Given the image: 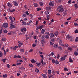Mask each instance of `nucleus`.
<instances>
[{"label": "nucleus", "instance_id": "nucleus-1", "mask_svg": "<svg viewBox=\"0 0 78 78\" xmlns=\"http://www.w3.org/2000/svg\"><path fill=\"white\" fill-rule=\"evenodd\" d=\"M58 8L59 10V12H63L64 11V9L62 8V5H59L58 7Z\"/></svg>", "mask_w": 78, "mask_h": 78}, {"label": "nucleus", "instance_id": "nucleus-2", "mask_svg": "<svg viewBox=\"0 0 78 78\" xmlns=\"http://www.w3.org/2000/svg\"><path fill=\"white\" fill-rule=\"evenodd\" d=\"M66 39H70V41H72V40H73V38H72V37H70L68 35L66 36Z\"/></svg>", "mask_w": 78, "mask_h": 78}, {"label": "nucleus", "instance_id": "nucleus-3", "mask_svg": "<svg viewBox=\"0 0 78 78\" xmlns=\"http://www.w3.org/2000/svg\"><path fill=\"white\" fill-rule=\"evenodd\" d=\"M8 26V24L7 23H3V25H2V27H3L4 28H7Z\"/></svg>", "mask_w": 78, "mask_h": 78}, {"label": "nucleus", "instance_id": "nucleus-4", "mask_svg": "<svg viewBox=\"0 0 78 78\" xmlns=\"http://www.w3.org/2000/svg\"><path fill=\"white\" fill-rule=\"evenodd\" d=\"M27 30V29L25 27H23L22 28L21 30V31L22 32V33H25V31H26Z\"/></svg>", "mask_w": 78, "mask_h": 78}, {"label": "nucleus", "instance_id": "nucleus-5", "mask_svg": "<svg viewBox=\"0 0 78 78\" xmlns=\"http://www.w3.org/2000/svg\"><path fill=\"white\" fill-rule=\"evenodd\" d=\"M51 36H50V37L51 38V37H55V36L54 34H53V33H51L50 34Z\"/></svg>", "mask_w": 78, "mask_h": 78}, {"label": "nucleus", "instance_id": "nucleus-6", "mask_svg": "<svg viewBox=\"0 0 78 78\" xmlns=\"http://www.w3.org/2000/svg\"><path fill=\"white\" fill-rule=\"evenodd\" d=\"M59 34V32H58V31H56L54 33V34L56 36V37Z\"/></svg>", "mask_w": 78, "mask_h": 78}, {"label": "nucleus", "instance_id": "nucleus-7", "mask_svg": "<svg viewBox=\"0 0 78 78\" xmlns=\"http://www.w3.org/2000/svg\"><path fill=\"white\" fill-rule=\"evenodd\" d=\"M53 47L54 48H58V44H54V45H53Z\"/></svg>", "mask_w": 78, "mask_h": 78}, {"label": "nucleus", "instance_id": "nucleus-8", "mask_svg": "<svg viewBox=\"0 0 78 78\" xmlns=\"http://www.w3.org/2000/svg\"><path fill=\"white\" fill-rule=\"evenodd\" d=\"M45 31V29H42L41 31V34H44Z\"/></svg>", "mask_w": 78, "mask_h": 78}, {"label": "nucleus", "instance_id": "nucleus-9", "mask_svg": "<svg viewBox=\"0 0 78 78\" xmlns=\"http://www.w3.org/2000/svg\"><path fill=\"white\" fill-rule=\"evenodd\" d=\"M17 48H18V46L17 45L16 46L12 48L13 50H16L17 49Z\"/></svg>", "mask_w": 78, "mask_h": 78}, {"label": "nucleus", "instance_id": "nucleus-10", "mask_svg": "<svg viewBox=\"0 0 78 78\" xmlns=\"http://www.w3.org/2000/svg\"><path fill=\"white\" fill-rule=\"evenodd\" d=\"M65 59H66V58H64V57H61V58H60V61H64Z\"/></svg>", "mask_w": 78, "mask_h": 78}, {"label": "nucleus", "instance_id": "nucleus-11", "mask_svg": "<svg viewBox=\"0 0 78 78\" xmlns=\"http://www.w3.org/2000/svg\"><path fill=\"white\" fill-rule=\"evenodd\" d=\"M35 72H36V73H39V69L37 68H36L35 69Z\"/></svg>", "mask_w": 78, "mask_h": 78}, {"label": "nucleus", "instance_id": "nucleus-12", "mask_svg": "<svg viewBox=\"0 0 78 78\" xmlns=\"http://www.w3.org/2000/svg\"><path fill=\"white\" fill-rule=\"evenodd\" d=\"M53 2H50L49 4L50 6H53Z\"/></svg>", "mask_w": 78, "mask_h": 78}, {"label": "nucleus", "instance_id": "nucleus-13", "mask_svg": "<svg viewBox=\"0 0 78 78\" xmlns=\"http://www.w3.org/2000/svg\"><path fill=\"white\" fill-rule=\"evenodd\" d=\"M10 28L11 29H12L13 28H16V26L14 25L12 26H10Z\"/></svg>", "mask_w": 78, "mask_h": 78}, {"label": "nucleus", "instance_id": "nucleus-14", "mask_svg": "<svg viewBox=\"0 0 78 78\" xmlns=\"http://www.w3.org/2000/svg\"><path fill=\"white\" fill-rule=\"evenodd\" d=\"M14 5L15 6H18V3L17 2H14Z\"/></svg>", "mask_w": 78, "mask_h": 78}, {"label": "nucleus", "instance_id": "nucleus-15", "mask_svg": "<svg viewBox=\"0 0 78 78\" xmlns=\"http://www.w3.org/2000/svg\"><path fill=\"white\" fill-rule=\"evenodd\" d=\"M3 32L4 33H7L8 32V31L6 30H3Z\"/></svg>", "mask_w": 78, "mask_h": 78}, {"label": "nucleus", "instance_id": "nucleus-16", "mask_svg": "<svg viewBox=\"0 0 78 78\" xmlns=\"http://www.w3.org/2000/svg\"><path fill=\"white\" fill-rule=\"evenodd\" d=\"M58 42L59 44H62V41L61 39L58 38Z\"/></svg>", "mask_w": 78, "mask_h": 78}, {"label": "nucleus", "instance_id": "nucleus-17", "mask_svg": "<svg viewBox=\"0 0 78 78\" xmlns=\"http://www.w3.org/2000/svg\"><path fill=\"white\" fill-rule=\"evenodd\" d=\"M74 7L75 9H77L78 8V4H74Z\"/></svg>", "mask_w": 78, "mask_h": 78}, {"label": "nucleus", "instance_id": "nucleus-18", "mask_svg": "<svg viewBox=\"0 0 78 78\" xmlns=\"http://www.w3.org/2000/svg\"><path fill=\"white\" fill-rule=\"evenodd\" d=\"M45 37L46 39H48L50 37V35H46Z\"/></svg>", "mask_w": 78, "mask_h": 78}, {"label": "nucleus", "instance_id": "nucleus-19", "mask_svg": "<svg viewBox=\"0 0 78 78\" xmlns=\"http://www.w3.org/2000/svg\"><path fill=\"white\" fill-rule=\"evenodd\" d=\"M48 74H51V70L50 69L48 71Z\"/></svg>", "mask_w": 78, "mask_h": 78}, {"label": "nucleus", "instance_id": "nucleus-20", "mask_svg": "<svg viewBox=\"0 0 78 78\" xmlns=\"http://www.w3.org/2000/svg\"><path fill=\"white\" fill-rule=\"evenodd\" d=\"M74 55H75V56H77V55H78V52H77L76 51L74 52Z\"/></svg>", "mask_w": 78, "mask_h": 78}, {"label": "nucleus", "instance_id": "nucleus-21", "mask_svg": "<svg viewBox=\"0 0 78 78\" xmlns=\"http://www.w3.org/2000/svg\"><path fill=\"white\" fill-rule=\"evenodd\" d=\"M44 13H45V14L46 15H48V14H49V12L48 11H46L44 12Z\"/></svg>", "mask_w": 78, "mask_h": 78}, {"label": "nucleus", "instance_id": "nucleus-22", "mask_svg": "<svg viewBox=\"0 0 78 78\" xmlns=\"http://www.w3.org/2000/svg\"><path fill=\"white\" fill-rule=\"evenodd\" d=\"M43 77L44 78H47V76L45 74H43L42 75Z\"/></svg>", "mask_w": 78, "mask_h": 78}, {"label": "nucleus", "instance_id": "nucleus-23", "mask_svg": "<svg viewBox=\"0 0 78 78\" xmlns=\"http://www.w3.org/2000/svg\"><path fill=\"white\" fill-rule=\"evenodd\" d=\"M69 60L70 62H73V60L72 59V58H71L70 57L69 58Z\"/></svg>", "mask_w": 78, "mask_h": 78}, {"label": "nucleus", "instance_id": "nucleus-24", "mask_svg": "<svg viewBox=\"0 0 78 78\" xmlns=\"http://www.w3.org/2000/svg\"><path fill=\"white\" fill-rule=\"evenodd\" d=\"M31 62H32V63H35V62H36L35 61V60L34 59H32L31 60Z\"/></svg>", "mask_w": 78, "mask_h": 78}, {"label": "nucleus", "instance_id": "nucleus-25", "mask_svg": "<svg viewBox=\"0 0 78 78\" xmlns=\"http://www.w3.org/2000/svg\"><path fill=\"white\" fill-rule=\"evenodd\" d=\"M20 52H24L25 50L23 49H20Z\"/></svg>", "mask_w": 78, "mask_h": 78}, {"label": "nucleus", "instance_id": "nucleus-26", "mask_svg": "<svg viewBox=\"0 0 78 78\" xmlns=\"http://www.w3.org/2000/svg\"><path fill=\"white\" fill-rule=\"evenodd\" d=\"M7 5L9 7H12V5L10 3H8Z\"/></svg>", "mask_w": 78, "mask_h": 78}, {"label": "nucleus", "instance_id": "nucleus-27", "mask_svg": "<svg viewBox=\"0 0 78 78\" xmlns=\"http://www.w3.org/2000/svg\"><path fill=\"white\" fill-rule=\"evenodd\" d=\"M58 48L59 49V50H62V48L61 46L58 47Z\"/></svg>", "mask_w": 78, "mask_h": 78}, {"label": "nucleus", "instance_id": "nucleus-28", "mask_svg": "<svg viewBox=\"0 0 78 78\" xmlns=\"http://www.w3.org/2000/svg\"><path fill=\"white\" fill-rule=\"evenodd\" d=\"M45 42V40H41V44H44Z\"/></svg>", "mask_w": 78, "mask_h": 78}, {"label": "nucleus", "instance_id": "nucleus-29", "mask_svg": "<svg viewBox=\"0 0 78 78\" xmlns=\"http://www.w3.org/2000/svg\"><path fill=\"white\" fill-rule=\"evenodd\" d=\"M39 4L41 6H43V3L42 2H40Z\"/></svg>", "mask_w": 78, "mask_h": 78}, {"label": "nucleus", "instance_id": "nucleus-30", "mask_svg": "<svg viewBox=\"0 0 78 78\" xmlns=\"http://www.w3.org/2000/svg\"><path fill=\"white\" fill-rule=\"evenodd\" d=\"M2 41H3V42H5V41H6V38H2Z\"/></svg>", "mask_w": 78, "mask_h": 78}, {"label": "nucleus", "instance_id": "nucleus-31", "mask_svg": "<svg viewBox=\"0 0 78 78\" xmlns=\"http://www.w3.org/2000/svg\"><path fill=\"white\" fill-rule=\"evenodd\" d=\"M64 71H66L67 72V71H68V70H69V69H67V68H64Z\"/></svg>", "mask_w": 78, "mask_h": 78}, {"label": "nucleus", "instance_id": "nucleus-32", "mask_svg": "<svg viewBox=\"0 0 78 78\" xmlns=\"http://www.w3.org/2000/svg\"><path fill=\"white\" fill-rule=\"evenodd\" d=\"M41 39L42 40H45V38H44V35H43L42 36Z\"/></svg>", "mask_w": 78, "mask_h": 78}, {"label": "nucleus", "instance_id": "nucleus-33", "mask_svg": "<svg viewBox=\"0 0 78 78\" xmlns=\"http://www.w3.org/2000/svg\"><path fill=\"white\" fill-rule=\"evenodd\" d=\"M7 59L6 58L4 59H2V61H3V62H5L6 61V60Z\"/></svg>", "mask_w": 78, "mask_h": 78}, {"label": "nucleus", "instance_id": "nucleus-34", "mask_svg": "<svg viewBox=\"0 0 78 78\" xmlns=\"http://www.w3.org/2000/svg\"><path fill=\"white\" fill-rule=\"evenodd\" d=\"M8 76H7V75L5 74V75H3V78H6Z\"/></svg>", "mask_w": 78, "mask_h": 78}, {"label": "nucleus", "instance_id": "nucleus-35", "mask_svg": "<svg viewBox=\"0 0 78 78\" xmlns=\"http://www.w3.org/2000/svg\"><path fill=\"white\" fill-rule=\"evenodd\" d=\"M59 62L58 60H56L55 62V64H59Z\"/></svg>", "mask_w": 78, "mask_h": 78}, {"label": "nucleus", "instance_id": "nucleus-36", "mask_svg": "<svg viewBox=\"0 0 78 78\" xmlns=\"http://www.w3.org/2000/svg\"><path fill=\"white\" fill-rule=\"evenodd\" d=\"M40 10H41V8H38L37 9V11H40Z\"/></svg>", "mask_w": 78, "mask_h": 78}, {"label": "nucleus", "instance_id": "nucleus-37", "mask_svg": "<svg viewBox=\"0 0 78 78\" xmlns=\"http://www.w3.org/2000/svg\"><path fill=\"white\" fill-rule=\"evenodd\" d=\"M46 8V9L47 11H49L50 10V7H47Z\"/></svg>", "mask_w": 78, "mask_h": 78}, {"label": "nucleus", "instance_id": "nucleus-38", "mask_svg": "<svg viewBox=\"0 0 78 78\" xmlns=\"http://www.w3.org/2000/svg\"><path fill=\"white\" fill-rule=\"evenodd\" d=\"M68 49L69 50V51H72V48L70 47H68Z\"/></svg>", "mask_w": 78, "mask_h": 78}, {"label": "nucleus", "instance_id": "nucleus-39", "mask_svg": "<svg viewBox=\"0 0 78 78\" xmlns=\"http://www.w3.org/2000/svg\"><path fill=\"white\" fill-rule=\"evenodd\" d=\"M18 43L20 44V45H23V43H21L20 41H19L18 42Z\"/></svg>", "mask_w": 78, "mask_h": 78}, {"label": "nucleus", "instance_id": "nucleus-40", "mask_svg": "<svg viewBox=\"0 0 78 78\" xmlns=\"http://www.w3.org/2000/svg\"><path fill=\"white\" fill-rule=\"evenodd\" d=\"M22 23H23V25H27V23L24 21L22 22Z\"/></svg>", "mask_w": 78, "mask_h": 78}, {"label": "nucleus", "instance_id": "nucleus-41", "mask_svg": "<svg viewBox=\"0 0 78 78\" xmlns=\"http://www.w3.org/2000/svg\"><path fill=\"white\" fill-rule=\"evenodd\" d=\"M34 7H37L38 6L37 4V3H35V5H34Z\"/></svg>", "mask_w": 78, "mask_h": 78}, {"label": "nucleus", "instance_id": "nucleus-42", "mask_svg": "<svg viewBox=\"0 0 78 78\" xmlns=\"http://www.w3.org/2000/svg\"><path fill=\"white\" fill-rule=\"evenodd\" d=\"M36 46V44H33L32 46L33 47H35Z\"/></svg>", "mask_w": 78, "mask_h": 78}, {"label": "nucleus", "instance_id": "nucleus-43", "mask_svg": "<svg viewBox=\"0 0 78 78\" xmlns=\"http://www.w3.org/2000/svg\"><path fill=\"white\" fill-rule=\"evenodd\" d=\"M45 34H47V35H48L49 36H50V33H49V32H46Z\"/></svg>", "mask_w": 78, "mask_h": 78}, {"label": "nucleus", "instance_id": "nucleus-44", "mask_svg": "<svg viewBox=\"0 0 78 78\" xmlns=\"http://www.w3.org/2000/svg\"><path fill=\"white\" fill-rule=\"evenodd\" d=\"M75 26H78V24H77V23H74Z\"/></svg>", "mask_w": 78, "mask_h": 78}, {"label": "nucleus", "instance_id": "nucleus-45", "mask_svg": "<svg viewBox=\"0 0 78 78\" xmlns=\"http://www.w3.org/2000/svg\"><path fill=\"white\" fill-rule=\"evenodd\" d=\"M3 56V53L0 52V57H2Z\"/></svg>", "mask_w": 78, "mask_h": 78}, {"label": "nucleus", "instance_id": "nucleus-46", "mask_svg": "<svg viewBox=\"0 0 78 78\" xmlns=\"http://www.w3.org/2000/svg\"><path fill=\"white\" fill-rule=\"evenodd\" d=\"M20 69H21V70H23V69H25V68H23V67H20L19 68Z\"/></svg>", "mask_w": 78, "mask_h": 78}, {"label": "nucleus", "instance_id": "nucleus-47", "mask_svg": "<svg viewBox=\"0 0 78 78\" xmlns=\"http://www.w3.org/2000/svg\"><path fill=\"white\" fill-rule=\"evenodd\" d=\"M14 11H15V9H12L11 11V12H13Z\"/></svg>", "mask_w": 78, "mask_h": 78}, {"label": "nucleus", "instance_id": "nucleus-48", "mask_svg": "<svg viewBox=\"0 0 78 78\" xmlns=\"http://www.w3.org/2000/svg\"><path fill=\"white\" fill-rule=\"evenodd\" d=\"M59 55L58 54L57 56V59H59Z\"/></svg>", "mask_w": 78, "mask_h": 78}, {"label": "nucleus", "instance_id": "nucleus-49", "mask_svg": "<svg viewBox=\"0 0 78 78\" xmlns=\"http://www.w3.org/2000/svg\"><path fill=\"white\" fill-rule=\"evenodd\" d=\"M7 67L8 68H9L10 67V65L9 64H7Z\"/></svg>", "mask_w": 78, "mask_h": 78}, {"label": "nucleus", "instance_id": "nucleus-50", "mask_svg": "<svg viewBox=\"0 0 78 78\" xmlns=\"http://www.w3.org/2000/svg\"><path fill=\"white\" fill-rule=\"evenodd\" d=\"M5 48V46H3V47L2 48L1 50L3 51H4V48Z\"/></svg>", "mask_w": 78, "mask_h": 78}, {"label": "nucleus", "instance_id": "nucleus-51", "mask_svg": "<svg viewBox=\"0 0 78 78\" xmlns=\"http://www.w3.org/2000/svg\"><path fill=\"white\" fill-rule=\"evenodd\" d=\"M29 66L30 67H33V65L32 64H29Z\"/></svg>", "mask_w": 78, "mask_h": 78}, {"label": "nucleus", "instance_id": "nucleus-52", "mask_svg": "<svg viewBox=\"0 0 78 78\" xmlns=\"http://www.w3.org/2000/svg\"><path fill=\"white\" fill-rule=\"evenodd\" d=\"M50 44L51 45H53L54 44V43L51 41L50 42Z\"/></svg>", "mask_w": 78, "mask_h": 78}, {"label": "nucleus", "instance_id": "nucleus-53", "mask_svg": "<svg viewBox=\"0 0 78 78\" xmlns=\"http://www.w3.org/2000/svg\"><path fill=\"white\" fill-rule=\"evenodd\" d=\"M78 41V37H76V38L75 41L77 42V41Z\"/></svg>", "mask_w": 78, "mask_h": 78}, {"label": "nucleus", "instance_id": "nucleus-54", "mask_svg": "<svg viewBox=\"0 0 78 78\" xmlns=\"http://www.w3.org/2000/svg\"><path fill=\"white\" fill-rule=\"evenodd\" d=\"M8 11L9 12H11V10H10V9L9 8L7 9Z\"/></svg>", "mask_w": 78, "mask_h": 78}, {"label": "nucleus", "instance_id": "nucleus-55", "mask_svg": "<svg viewBox=\"0 0 78 78\" xmlns=\"http://www.w3.org/2000/svg\"><path fill=\"white\" fill-rule=\"evenodd\" d=\"M52 61L53 63H55V59H53L52 60Z\"/></svg>", "mask_w": 78, "mask_h": 78}, {"label": "nucleus", "instance_id": "nucleus-56", "mask_svg": "<svg viewBox=\"0 0 78 78\" xmlns=\"http://www.w3.org/2000/svg\"><path fill=\"white\" fill-rule=\"evenodd\" d=\"M43 25L40 26L39 27V28H43Z\"/></svg>", "mask_w": 78, "mask_h": 78}, {"label": "nucleus", "instance_id": "nucleus-57", "mask_svg": "<svg viewBox=\"0 0 78 78\" xmlns=\"http://www.w3.org/2000/svg\"><path fill=\"white\" fill-rule=\"evenodd\" d=\"M12 19V17L11 16H9V20H11Z\"/></svg>", "mask_w": 78, "mask_h": 78}, {"label": "nucleus", "instance_id": "nucleus-58", "mask_svg": "<svg viewBox=\"0 0 78 78\" xmlns=\"http://www.w3.org/2000/svg\"><path fill=\"white\" fill-rule=\"evenodd\" d=\"M62 2V0H58V3H61Z\"/></svg>", "mask_w": 78, "mask_h": 78}, {"label": "nucleus", "instance_id": "nucleus-59", "mask_svg": "<svg viewBox=\"0 0 78 78\" xmlns=\"http://www.w3.org/2000/svg\"><path fill=\"white\" fill-rule=\"evenodd\" d=\"M46 16L47 17V18H50V15H49Z\"/></svg>", "mask_w": 78, "mask_h": 78}, {"label": "nucleus", "instance_id": "nucleus-60", "mask_svg": "<svg viewBox=\"0 0 78 78\" xmlns=\"http://www.w3.org/2000/svg\"><path fill=\"white\" fill-rule=\"evenodd\" d=\"M71 19H72V17H71L67 19V20H71Z\"/></svg>", "mask_w": 78, "mask_h": 78}, {"label": "nucleus", "instance_id": "nucleus-61", "mask_svg": "<svg viewBox=\"0 0 78 78\" xmlns=\"http://www.w3.org/2000/svg\"><path fill=\"white\" fill-rule=\"evenodd\" d=\"M75 33H78V30H75Z\"/></svg>", "mask_w": 78, "mask_h": 78}, {"label": "nucleus", "instance_id": "nucleus-62", "mask_svg": "<svg viewBox=\"0 0 78 78\" xmlns=\"http://www.w3.org/2000/svg\"><path fill=\"white\" fill-rule=\"evenodd\" d=\"M74 72L75 73H78V71H74Z\"/></svg>", "mask_w": 78, "mask_h": 78}, {"label": "nucleus", "instance_id": "nucleus-63", "mask_svg": "<svg viewBox=\"0 0 78 78\" xmlns=\"http://www.w3.org/2000/svg\"><path fill=\"white\" fill-rule=\"evenodd\" d=\"M26 16H27V15H26V14H23V17H26Z\"/></svg>", "mask_w": 78, "mask_h": 78}, {"label": "nucleus", "instance_id": "nucleus-64", "mask_svg": "<svg viewBox=\"0 0 78 78\" xmlns=\"http://www.w3.org/2000/svg\"><path fill=\"white\" fill-rule=\"evenodd\" d=\"M4 53L5 55H6V51H5V50H4Z\"/></svg>", "mask_w": 78, "mask_h": 78}]
</instances>
